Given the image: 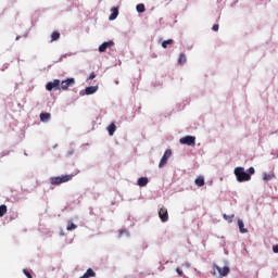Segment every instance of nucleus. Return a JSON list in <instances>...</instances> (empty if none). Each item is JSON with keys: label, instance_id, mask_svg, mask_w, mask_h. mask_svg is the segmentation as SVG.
<instances>
[{"label": "nucleus", "instance_id": "f257e3e1", "mask_svg": "<svg viewBox=\"0 0 278 278\" xmlns=\"http://www.w3.org/2000/svg\"><path fill=\"white\" fill-rule=\"evenodd\" d=\"M235 175L237 181H239L240 184H242L243 181H251V175L244 172V167H236Z\"/></svg>", "mask_w": 278, "mask_h": 278}, {"label": "nucleus", "instance_id": "f03ea898", "mask_svg": "<svg viewBox=\"0 0 278 278\" xmlns=\"http://www.w3.org/2000/svg\"><path fill=\"white\" fill-rule=\"evenodd\" d=\"M74 177H75V174L51 177L50 184L52 186H60L61 184H66L67 181H71Z\"/></svg>", "mask_w": 278, "mask_h": 278}, {"label": "nucleus", "instance_id": "7ed1b4c3", "mask_svg": "<svg viewBox=\"0 0 278 278\" xmlns=\"http://www.w3.org/2000/svg\"><path fill=\"white\" fill-rule=\"evenodd\" d=\"M180 144H187V147H194L197 144V138L192 136H185L179 139Z\"/></svg>", "mask_w": 278, "mask_h": 278}, {"label": "nucleus", "instance_id": "20e7f679", "mask_svg": "<svg viewBox=\"0 0 278 278\" xmlns=\"http://www.w3.org/2000/svg\"><path fill=\"white\" fill-rule=\"evenodd\" d=\"M60 79H54L53 81H49L46 85V90H48V92H51L52 90H60Z\"/></svg>", "mask_w": 278, "mask_h": 278}, {"label": "nucleus", "instance_id": "39448f33", "mask_svg": "<svg viewBox=\"0 0 278 278\" xmlns=\"http://www.w3.org/2000/svg\"><path fill=\"white\" fill-rule=\"evenodd\" d=\"M170 155H173V151L166 150L160 161L159 168H164V166H166V164H168V159L170 157Z\"/></svg>", "mask_w": 278, "mask_h": 278}, {"label": "nucleus", "instance_id": "423d86ee", "mask_svg": "<svg viewBox=\"0 0 278 278\" xmlns=\"http://www.w3.org/2000/svg\"><path fill=\"white\" fill-rule=\"evenodd\" d=\"M71 86H75V78H67L60 84V90H68Z\"/></svg>", "mask_w": 278, "mask_h": 278}, {"label": "nucleus", "instance_id": "0eeeda50", "mask_svg": "<svg viewBox=\"0 0 278 278\" xmlns=\"http://www.w3.org/2000/svg\"><path fill=\"white\" fill-rule=\"evenodd\" d=\"M159 218L162 223H168V208L161 206L159 210Z\"/></svg>", "mask_w": 278, "mask_h": 278}, {"label": "nucleus", "instance_id": "6e6552de", "mask_svg": "<svg viewBox=\"0 0 278 278\" xmlns=\"http://www.w3.org/2000/svg\"><path fill=\"white\" fill-rule=\"evenodd\" d=\"M214 270H217L220 277H227L229 275V268L227 266L220 267L218 265H215Z\"/></svg>", "mask_w": 278, "mask_h": 278}, {"label": "nucleus", "instance_id": "1a4fd4ad", "mask_svg": "<svg viewBox=\"0 0 278 278\" xmlns=\"http://www.w3.org/2000/svg\"><path fill=\"white\" fill-rule=\"evenodd\" d=\"M110 47H114V41H105L99 46L100 53H105Z\"/></svg>", "mask_w": 278, "mask_h": 278}, {"label": "nucleus", "instance_id": "9d476101", "mask_svg": "<svg viewBox=\"0 0 278 278\" xmlns=\"http://www.w3.org/2000/svg\"><path fill=\"white\" fill-rule=\"evenodd\" d=\"M111 15H110V20L111 21H116V18L118 17V8H116V7H113L112 9H111Z\"/></svg>", "mask_w": 278, "mask_h": 278}, {"label": "nucleus", "instance_id": "9b49d317", "mask_svg": "<svg viewBox=\"0 0 278 278\" xmlns=\"http://www.w3.org/2000/svg\"><path fill=\"white\" fill-rule=\"evenodd\" d=\"M99 90L98 86H90L85 89L86 94H94Z\"/></svg>", "mask_w": 278, "mask_h": 278}, {"label": "nucleus", "instance_id": "f8f14e48", "mask_svg": "<svg viewBox=\"0 0 278 278\" xmlns=\"http://www.w3.org/2000/svg\"><path fill=\"white\" fill-rule=\"evenodd\" d=\"M40 121H41V123H49V121H51V114L50 113H41Z\"/></svg>", "mask_w": 278, "mask_h": 278}, {"label": "nucleus", "instance_id": "ddd939ff", "mask_svg": "<svg viewBox=\"0 0 278 278\" xmlns=\"http://www.w3.org/2000/svg\"><path fill=\"white\" fill-rule=\"evenodd\" d=\"M97 274L94 273V270H92V268L87 269V271L80 276L79 278H90V277H96Z\"/></svg>", "mask_w": 278, "mask_h": 278}, {"label": "nucleus", "instance_id": "4468645a", "mask_svg": "<svg viewBox=\"0 0 278 278\" xmlns=\"http://www.w3.org/2000/svg\"><path fill=\"white\" fill-rule=\"evenodd\" d=\"M147 184H149V178L140 177L138 179V186H140V188H144V186H147Z\"/></svg>", "mask_w": 278, "mask_h": 278}, {"label": "nucleus", "instance_id": "2eb2a0df", "mask_svg": "<svg viewBox=\"0 0 278 278\" xmlns=\"http://www.w3.org/2000/svg\"><path fill=\"white\" fill-rule=\"evenodd\" d=\"M238 226H239V231L241 233H248V229L244 228V222L242 219H238Z\"/></svg>", "mask_w": 278, "mask_h": 278}, {"label": "nucleus", "instance_id": "dca6fc26", "mask_svg": "<svg viewBox=\"0 0 278 278\" xmlns=\"http://www.w3.org/2000/svg\"><path fill=\"white\" fill-rule=\"evenodd\" d=\"M194 184L195 186H199L201 188L202 186H205V178H203V176H200L194 180Z\"/></svg>", "mask_w": 278, "mask_h": 278}, {"label": "nucleus", "instance_id": "f3484780", "mask_svg": "<svg viewBox=\"0 0 278 278\" xmlns=\"http://www.w3.org/2000/svg\"><path fill=\"white\" fill-rule=\"evenodd\" d=\"M108 131L110 136H114V132L116 131V125L112 123L111 125L108 126Z\"/></svg>", "mask_w": 278, "mask_h": 278}, {"label": "nucleus", "instance_id": "a211bd4d", "mask_svg": "<svg viewBox=\"0 0 278 278\" xmlns=\"http://www.w3.org/2000/svg\"><path fill=\"white\" fill-rule=\"evenodd\" d=\"M5 214H8V206L5 204L0 205V218H2V216H5Z\"/></svg>", "mask_w": 278, "mask_h": 278}, {"label": "nucleus", "instance_id": "6ab92c4d", "mask_svg": "<svg viewBox=\"0 0 278 278\" xmlns=\"http://www.w3.org/2000/svg\"><path fill=\"white\" fill-rule=\"evenodd\" d=\"M75 229H77V225H75L73 222H67L66 230L73 231Z\"/></svg>", "mask_w": 278, "mask_h": 278}, {"label": "nucleus", "instance_id": "aec40b11", "mask_svg": "<svg viewBox=\"0 0 278 278\" xmlns=\"http://www.w3.org/2000/svg\"><path fill=\"white\" fill-rule=\"evenodd\" d=\"M55 40H60V31H53L51 34V42H55Z\"/></svg>", "mask_w": 278, "mask_h": 278}, {"label": "nucleus", "instance_id": "412c9836", "mask_svg": "<svg viewBox=\"0 0 278 278\" xmlns=\"http://www.w3.org/2000/svg\"><path fill=\"white\" fill-rule=\"evenodd\" d=\"M271 179H275V174H264L263 175V180L264 181H270Z\"/></svg>", "mask_w": 278, "mask_h": 278}, {"label": "nucleus", "instance_id": "4be33fe9", "mask_svg": "<svg viewBox=\"0 0 278 278\" xmlns=\"http://www.w3.org/2000/svg\"><path fill=\"white\" fill-rule=\"evenodd\" d=\"M178 64H186V54L184 53L179 54Z\"/></svg>", "mask_w": 278, "mask_h": 278}, {"label": "nucleus", "instance_id": "5701e85b", "mask_svg": "<svg viewBox=\"0 0 278 278\" xmlns=\"http://www.w3.org/2000/svg\"><path fill=\"white\" fill-rule=\"evenodd\" d=\"M136 10H137V12L142 14V12H144V10H146L144 4L143 3L137 4Z\"/></svg>", "mask_w": 278, "mask_h": 278}, {"label": "nucleus", "instance_id": "b1692460", "mask_svg": "<svg viewBox=\"0 0 278 278\" xmlns=\"http://www.w3.org/2000/svg\"><path fill=\"white\" fill-rule=\"evenodd\" d=\"M168 45H173V39H168L162 42L163 49H167Z\"/></svg>", "mask_w": 278, "mask_h": 278}, {"label": "nucleus", "instance_id": "393cba45", "mask_svg": "<svg viewBox=\"0 0 278 278\" xmlns=\"http://www.w3.org/2000/svg\"><path fill=\"white\" fill-rule=\"evenodd\" d=\"M223 216H224V218H225L228 223H233V216H235V215H227V214H224Z\"/></svg>", "mask_w": 278, "mask_h": 278}, {"label": "nucleus", "instance_id": "a878e982", "mask_svg": "<svg viewBox=\"0 0 278 278\" xmlns=\"http://www.w3.org/2000/svg\"><path fill=\"white\" fill-rule=\"evenodd\" d=\"M248 175H255V168L254 167H250L249 169H248Z\"/></svg>", "mask_w": 278, "mask_h": 278}, {"label": "nucleus", "instance_id": "bb28decb", "mask_svg": "<svg viewBox=\"0 0 278 278\" xmlns=\"http://www.w3.org/2000/svg\"><path fill=\"white\" fill-rule=\"evenodd\" d=\"M23 273H24V275H25L27 278H34V277H31V274H30L27 269H23Z\"/></svg>", "mask_w": 278, "mask_h": 278}, {"label": "nucleus", "instance_id": "cd10ccee", "mask_svg": "<svg viewBox=\"0 0 278 278\" xmlns=\"http://www.w3.org/2000/svg\"><path fill=\"white\" fill-rule=\"evenodd\" d=\"M176 273L179 275V277L184 276V271L179 267L176 268Z\"/></svg>", "mask_w": 278, "mask_h": 278}, {"label": "nucleus", "instance_id": "c85d7f7f", "mask_svg": "<svg viewBox=\"0 0 278 278\" xmlns=\"http://www.w3.org/2000/svg\"><path fill=\"white\" fill-rule=\"evenodd\" d=\"M94 77H97V74H94V72H92V73L89 75L88 79H89V80H92V79H94Z\"/></svg>", "mask_w": 278, "mask_h": 278}, {"label": "nucleus", "instance_id": "c756f323", "mask_svg": "<svg viewBox=\"0 0 278 278\" xmlns=\"http://www.w3.org/2000/svg\"><path fill=\"white\" fill-rule=\"evenodd\" d=\"M124 233H126V236H129V232H127V230H119V238L123 237Z\"/></svg>", "mask_w": 278, "mask_h": 278}, {"label": "nucleus", "instance_id": "7c9ffc66", "mask_svg": "<svg viewBox=\"0 0 278 278\" xmlns=\"http://www.w3.org/2000/svg\"><path fill=\"white\" fill-rule=\"evenodd\" d=\"M212 29H213V31H218V29H219L218 24L213 25Z\"/></svg>", "mask_w": 278, "mask_h": 278}, {"label": "nucleus", "instance_id": "2f4dec72", "mask_svg": "<svg viewBox=\"0 0 278 278\" xmlns=\"http://www.w3.org/2000/svg\"><path fill=\"white\" fill-rule=\"evenodd\" d=\"M274 253H278V244L273 247Z\"/></svg>", "mask_w": 278, "mask_h": 278}, {"label": "nucleus", "instance_id": "473e14b6", "mask_svg": "<svg viewBox=\"0 0 278 278\" xmlns=\"http://www.w3.org/2000/svg\"><path fill=\"white\" fill-rule=\"evenodd\" d=\"M186 266H190V264L187 263Z\"/></svg>", "mask_w": 278, "mask_h": 278}]
</instances>
